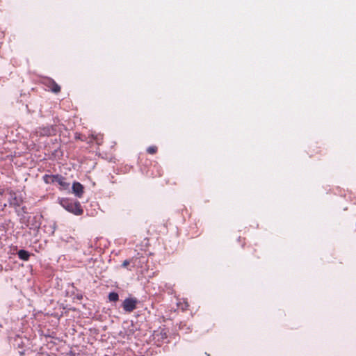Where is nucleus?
Returning <instances> with one entry per match:
<instances>
[{
	"mask_svg": "<svg viewBox=\"0 0 356 356\" xmlns=\"http://www.w3.org/2000/svg\"><path fill=\"white\" fill-rule=\"evenodd\" d=\"M56 129L53 126H47L38 127L35 131V134L37 136H48L54 134Z\"/></svg>",
	"mask_w": 356,
	"mask_h": 356,
	"instance_id": "f03ea898",
	"label": "nucleus"
},
{
	"mask_svg": "<svg viewBox=\"0 0 356 356\" xmlns=\"http://www.w3.org/2000/svg\"><path fill=\"white\" fill-rule=\"evenodd\" d=\"M55 229H56V224H55V222H54V223H53V228H52V231H51V232H52V233H54V232Z\"/></svg>",
	"mask_w": 356,
	"mask_h": 356,
	"instance_id": "dca6fc26",
	"label": "nucleus"
},
{
	"mask_svg": "<svg viewBox=\"0 0 356 356\" xmlns=\"http://www.w3.org/2000/svg\"><path fill=\"white\" fill-rule=\"evenodd\" d=\"M49 87L51 90L54 93H57L60 90V87L53 80L50 81Z\"/></svg>",
	"mask_w": 356,
	"mask_h": 356,
	"instance_id": "6e6552de",
	"label": "nucleus"
},
{
	"mask_svg": "<svg viewBox=\"0 0 356 356\" xmlns=\"http://www.w3.org/2000/svg\"><path fill=\"white\" fill-rule=\"evenodd\" d=\"M54 184L59 185L60 190H67L70 188V183L67 182L66 179L60 175H55Z\"/></svg>",
	"mask_w": 356,
	"mask_h": 356,
	"instance_id": "39448f33",
	"label": "nucleus"
},
{
	"mask_svg": "<svg viewBox=\"0 0 356 356\" xmlns=\"http://www.w3.org/2000/svg\"><path fill=\"white\" fill-rule=\"evenodd\" d=\"M119 298V296L115 292H111L108 294V299L111 302H116Z\"/></svg>",
	"mask_w": 356,
	"mask_h": 356,
	"instance_id": "f8f14e48",
	"label": "nucleus"
},
{
	"mask_svg": "<svg viewBox=\"0 0 356 356\" xmlns=\"http://www.w3.org/2000/svg\"><path fill=\"white\" fill-rule=\"evenodd\" d=\"M18 257L23 261H28L30 257V253L24 250H20L17 252Z\"/></svg>",
	"mask_w": 356,
	"mask_h": 356,
	"instance_id": "0eeeda50",
	"label": "nucleus"
},
{
	"mask_svg": "<svg viewBox=\"0 0 356 356\" xmlns=\"http://www.w3.org/2000/svg\"><path fill=\"white\" fill-rule=\"evenodd\" d=\"M157 150V147L156 146H150L147 148V151L148 153L153 154H154Z\"/></svg>",
	"mask_w": 356,
	"mask_h": 356,
	"instance_id": "4468645a",
	"label": "nucleus"
},
{
	"mask_svg": "<svg viewBox=\"0 0 356 356\" xmlns=\"http://www.w3.org/2000/svg\"><path fill=\"white\" fill-rule=\"evenodd\" d=\"M156 338H158V340H159L160 339H165L167 338V334L163 330H161L160 332H156L154 334V339Z\"/></svg>",
	"mask_w": 356,
	"mask_h": 356,
	"instance_id": "9d476101",
	"label": "nucleus"
},
{
	"mask_svg": "<svg viewBox=\"0 0 356 356\" xmlns=\"http://www.w3.org/2000/svg\"><path fill=\"white\" fill-rule=\"evenodd\" d=\"M58 202L63 208L70 213L79 216L83 212L79 202L68 198H59Z\"/></svg>",
	"mask_w": 356,
	"mask_h": 356,
	"instance_id": "f257e3e1",
	"label": "nucleus"
},
{
	"mask_svg": "<svg viewBox=\"0 0 356 356\" xmlns=\"http://www.w3.org/2000/svg\"><path fill=\"white\" fill-rule=\"evenodd\" d=\"M55 175H44L43 176V180L46 184H54Z\"/></svg>",
	"mask_w": 356,
	"mask_h": 356,
	"instance_id": "1a4fd4ad",
	"label": "nucleus"
},
{
	"mask_svg": "<svg viewBox=\"0 0 356 356\" xmlns=\"http://www.w3.org/2000/svg\"><path fill=\"white\" fill-rule=\"evenodd\" d=\"M8 202L10 207L15 208L19 207L23 202L22 198L17 196L16 193L12 191L9 192Z\"/></svg>",
	"mask_w": 356,
	"mask_h": 356,
	"instance_id": "7ed1b4c3",
	"label": "nucleus"
},
{
	"mask_svg": "<svg viewBox=\"0 0 356 356\" xmlns=\"http://www.w3.org/2000/svg\"><path fill=\"white\" fill-rule=\"evenodd\" d=\"M130 262L131 261L129 260H124L122 263V266L127 268L128 265L130 264Z\"/></svg>",
	"mask_w": 356,
	"mask_h": 356,
	"instance_id": "2eb2a0df",
	"label": "nucleus"
},
{
	"mask_svg": "<svg viewBox=\"0 0 356 356\" xmlns=\"http://www.w3.org/2000/svg\"><path fill=\"white\" fill-rule=\"evenodd\" d=\"M92 136L94 138V140L96 141L97 144H100L102 140V136L100 134H97L95 136L92 134Z\"/></svg>",
	"mask_w": 356,
	"mask_h": 356,
	"instance_id": "ddd939ff",
	"label": "nucleus"
},
{
	"mask_svg": "<svg viewBox=\"0 0 356 356\" xmlns=\"http://www.w3.org/2000/svg\"><path fill=\"white\" fill-rule=\"evenodd\" d=\"M138 300L136 298H126L122 302V307L127 312H131L136 308Z\"/></svg>",
	"mask_w": 356,
	"mask_h": 356,
	"instance_id": "20e7f679",
	"label": "nucleus"
},
{
	"mask_svg": "<svg viewBox=\"0 0 356 356\" xmlns=\"http://www.w3.org/2000/svg\"><path fill=\"white\" fill-rule=\"evenodd\" d=\"M72 193L77 197H81L83 193V186L79 182H74L72 185Z\"/></svg>",
	"mask_w": 356,
	"mask_h": 356,
	"instance_id": "423d86ee",
	"label": "nucleus"
},
{
	"mask_svg": "<svg viewBox=\"0 0 356 356\" xmlns=\"http://www.w3.org/2000/svg\"><path fill=\"white\" fill-rule=\"evenodd\" d=\"M177 307L180 309H181L182 311L186 309V308L188 307V305L186 302H185L184 300V301H181L179 300V302H177Z\"/></svg>",
	"mask_w": 356,
	"mask_h": 356,
	"instance_id": "9b49d317",
	"label": "nucleus"
}]
</instances>
